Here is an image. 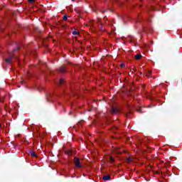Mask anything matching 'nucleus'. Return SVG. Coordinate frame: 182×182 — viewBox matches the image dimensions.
Returning <instances> with one entry per match:
<instances>
[{"instance_id":"nucleus-3","label":"nucleus","mask_w":182,"mask_h":182,"mask_svg":"<svg viewBox=\"0 0 182 182\" xmlns=\"http://www.w3.org/2000/svg\"><path fill=\"white\" fill-rule=\"evenodd\" d=\"M65 69H66V67H65V66H61V67L58 69V72H60V73H65Z\"/></svg>"},{"instance_id":"nucleus-17","label":"nucleus","mask_w":182,"mask_h":182,"mask_svg":"<svg viewBox=\"0 0 182 182\" xmlns=\"http://www.w3.org/2000/svg\"><path fill=\"white\" fill-rule=\"evenodd\" d=\"M30 4H33L35 2V0H29Z\"/></svg>"},{"instance_id":"nucleus-9","label":"nucleus","mask_w":182,"mask_h":182,"mask_svg":"<svg viewBox=\"0 0 182 182\" xmlns=\"http://www.w3.org/2000/svg\"><path fill=\"white\" fill-rule=\"evenodd\" d=\"M52 94L51 93H48V95H47V100H48V102H49V99L50 98V97H52Z\"/></svg>"},{"instance_id":"nucleus-6","label":"nucleus","mask_w":182,"mask_h":182,"mask_svg":"<svg viewBox=\"0 0 182 182\" xmlns=\"http://www.w3.org/2000/svg\"><path fill=\"white\" fill-rule=\"evenodd\" d=\"M142 55L141 54H137L135 55V59H136L137 60L141 59Z\"/></svg>"},{"instance_id":"nucleus-23","label":"nucleus","mask_w":182,"mask_h":182,"mask_svg":"<svg viewBox=\"0 0 182 182\" xmlns=\"http://www.w3.org/2000/svg\"><path fill=\"white\" fill-rule=\"evenodd\" d=\"M97 21H98V22H100V18H98V19H97Z\"/></svg>"},{"instance_id":"nucleus-12","label":"nucleus","mask_w":182,"mask_h":182,"mask_svg":"<svg viewBox=\"0 0 182 182\" xmlns=\"http://www.w3.org/2000/svg\"><path fill=\"white\" fill-rule=\"evenodd\" d=\"M109 161H111V163H113V161H114V159L113 157L110 156Z\"/></svg>"},{"instance_id":"nucleus-10","label":"nucleus","mask_w":182,"mask_h":182,"mask_svg":"<svg viewBox=\"0 0 182 182\" xmlns=\"http://www.w3.org/2000/svg\"><path fill=\"white\" fill-rule=\"evenodd\" d=\"M73 35H79V31H73Z\"/></svg>"},{"instance_id":"nucleus-24","label":"nucleus","mask_w":182,"mask_h":182,"mask_svg":"<svg viewBox=\"0 0 182 182\" xmlns=\"http://www.w3.org/2000/svg\"><path fill=\"white\" fill-rule=\"evenodd\" d=\"M117 2H119V4H122V2H120L119 0H117Z\"/></svg>"},{"instance_id":"nucleus-16","label":"nucleus","mask_w":182,"mask_h":182,"mask_svg":"<svg viewBox=\"0 0 182 182\" xmlns=\"http://www.w3.org/2000/svg\"><path fill=\"white\" fill-rule=\"evenodd\" d=\"M127 163H130L132 161V159L130 158L127 159Z\"/></svg>"},{"instance_id":"nucleus-22","label":"nucleus","mask_w":182,"mask_h":182,"mask_svg":"<svg viewBox=\"0 0 182 182\" xmlns=\"http://www.w3.org/2000/svg\"><path fill=\"white\" fill-rule=\"evenodd\" d=\"M82 122H83V121L79 122H78V124H81Z\"/></svg>"},{"instance_id":"nucleus-7","label":"nucleus","mask_w":182,"mask_h":182,"mask_svg":"<svg viewBox=\"0 0 182 182\" xmlns=\"http://www.w3.org/2000/svg\"><path fill=\"white\" fill-rule=\"evenodd\" d=\"M65 154H68V156H72V154H73L72 151H70V150H67L65 151Z\"/></svg>"},{"instance_id":"nucleus-19","label":"nucleus","mask_w":182,"mask_h":182,"mask_svg":"<svg viewBox=\"0 0 182 182\" xmlns=\"http://www.w3.org/2000/svg\"><path fill=\"white\" fill-rule=\"evenodd\" d=\"M143 31L144 32H147V30H146V28H143Z\"/></svg>"},{"instance_id":"nucleus-27","label":"nucleus","mask_w":182,"mask_h":182,"mask_svg":"<svg viewBox=\"0 0 182 182\" xmlns=\"http://www.w3.org/2000/svg\"><path fill=\"white\" fill-rule=\"evenodd\" d=\"M100 28H102V24H100Z\"/></svg>"},{"instance_id":"nucleus-14","label":"nucleus","mask_w":182,"mask_h":182,"mask_svg":"<svg viewBox=\"0 0 182 182\" xmlns=\"http://www.w3.org/2000/svg\"><path fill=\"white\" fill-rule=\"evenodd\" d=\"M150 75H151V71H149V73L146 74V76L150 77Z\"/></svg>"},{"instance_id":"nucleus-11","label":"nucleus","mask_w":182,"mask_h":182,"mask_svg":"<svg viewBox=\"0 0 182 182\" xmlns=\"http://www.w3.org/2000/svg\"><path fill=\"white\" fill-rule=\"evenodd\" d=\"M63 21H68V16L65 15L63 17Z\"/></svg>"},{"instance_id":"nucleus-4","label":"nucleus","mask_w":182,"mask_h":182,"mask_svg":"<svg viewBox=\"0 0 182 182\" xmlns=\"http://www.w3.org/2000/svg\"><path fill=\"white\" fill-rule=\"evenodd\" d=\"M110 178H111L110 175L104 176L102 177V179L104 180V181H107L110 180Z\"/></svg>"},{"instance_id":"nucleus-8","label":"nucleus","mask_w":182,"mask_h":182,"mask_svg":"<svg viewBox=\"0 0 182 182\" xmlns=\"http://www.w3.org/2000/svg\"><path fill=\"white\" fill-rule=\"evenodd\" d=\"M30 153L32 157H36V153L33 152V151H30Z\"/></svg>"},{"instance_id":"nucleus-18","label":"nucleus","mask_w":182,"mask_h":182,"mask_svg":"<svg viewBox=\"0 0 182 182\" xmlns=\"http://www.w3.org/2000/svg\"><path fill=\"white\" fill-rule=\"evenodd\" d=\"M120 66L121 68H124V64H121Z\"/></svg>"},{"instance_id":"nucleus-13","label":"nucleus","mask_w":182,"mask_h":182,"mask_svg":"<svg viewBox=\"0 0 182 182\" xmlns=\"http://www.w3.org/2000/svg\"><path fill=\"white\" fill-rule=\"evenodd\" d=\"M59 83L60 85H63V79H60Z\"/></svg>"},{"instance_id":"nucleus-28","label":"nucleus","mask_w":182,"mask_h":182,"mask_svg":"<svg viewBox=\"0 0 182 182\" xmlns=\"http://www.w3.org/2000/svg\"><path fill=\"white\" fill-rule=\"evenodd\" d=\"M132 70H134V69H132Z\"/></svg>"},{"instance_id":"nucleus-26","label":"nucleus","mask_w":182,"mask_h":182,"mask_svg":"<svg viewBox=\"0 0 182 182\" xmlns=\"http://www.w3.org/2000/svg\"><path fill=\"white\" fill-rule=\"evenodd\" d=\"M0 127H2V125H1V124H0Z\"/></svg>"},{"instance_id":"nucleus-15","label":"nucleus","mask_w":182,"mask_h":182,"mask_svg":"<svg viewBox=\"0 0 182 182\" xmlns=\"http://www.w3.org/2000/svg\"><path fill=\"white\" fill-rule=\"evenodd\" d=\"M116 153L117 154H122V151L117 150Z\"/></svg>"},{"instance_id":"nucleus-5","label":"nucleus","mask_w":182,"mask_h":182,"mask_svg":"<svg viewBox=\"0 0 182 182\" xmlns=\"http://www.w3.org/2000/svg\"><path fill=\"white\" fill-rule=\"evenodd\" d=\"M119 109L117 108L112 107L111 109V113H118Z\"/></svg>"},{"instance_id":"nucleus-2","label":"nucleus","mask_w":182,"mask_h":182,"mask_svg":"<svg viewBox=\"0 0 182 182\" xmlns=\"http://www.w3.org/2000/svg\"><path fill=\"white\" fill-rule=\"evenodd\" d=\"M12 59H14V56L10 55L8 58L6 59V62L7 63H12Z\"/></svg>"},{"instance_id":"nucleus-25","label":"nucleus","mask_w":182,"mask_h":182,"mask_svg":"<svg viewBox=\"0 0 182 182\" xmlns=\"http://www.w3.org/2000/svg\"><path fill=\"white\" fill-rule=\"evenodd\" d=\"M5 110H6V107H4Z\"/></svg>"},{"instance_id":"nucleus-1","label":"nucleus","mask_w":182,"mask_h":182,"mask_svg":"<svg viewBox=\"0 0 182 182\" xmlns=\"http://www.w3.org/2000/svg\"><path fill=\"white\" fill-rule=\"evenodd\" d=\"M74 163H75V165L78 167V168H80L82 167V164H80V159L77 157H75L74 158Z\"/></svg>"},{"instance_id":"nucleus-20","label":"nucleus","mask_w":182,"mask_h":182,"mask_svg":"<svg viewBox=\"0 0 182 182\" xmlns=\"http://www.w3.org/2000/svg\"><path fill=\"white\" fill-rule=\"evenodd\" d=\"M114 130H117V127H115V129H113V132H114Z\"/></svg>"},{"instance_id":"nucleus-21","label":"nucleus","mask_w":182,"mask_h":182,"mask_svg":"<svg viewBox=\"0 0 182 182\" xmlns=\"http://www.w3.org/2000/svg\"><path fill=\"white\" fill-rule=\"evenodd\" d=\"M18 50H21V47H18Z\"/></svg>"}]
</instances>
